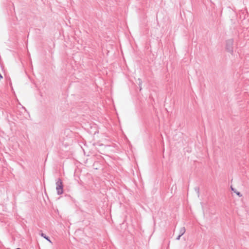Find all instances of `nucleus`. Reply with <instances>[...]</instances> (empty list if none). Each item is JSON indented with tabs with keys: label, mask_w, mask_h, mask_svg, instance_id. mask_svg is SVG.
<instances>
[{
	"label": "nucleus",
	"mask_w": 249,
	"mask_h": 249,
	"mask_svg": "<svg viewBox=\"0 0 249 249\" xmlns=\"http://www.w3.org/2000/svg\"><path fill=\"white\" fill-rule=\"evenodd\" d=\"M233 43L234 40L233 38L227 39L225 42V50L231 54L233 53Z\"/></svg>",
	"instance_id": "f257e3e1"
},
{
	"label": "nucleus",
	"mask_w": 249,
	"mask_h": 249,
	"mask_svg": "<svg viewBox=\"0 0 249 249\" xmlns=\"http://www.w3.org/2000/svg\"><path fill=\"white\" fill-rule=\"evenodd\" d=\"M56 190L57 194L60 195L63 193V184L61 179L59 178L56 182Z\"/></svg>",
	"instance_id": "f03ea898"
},
{
	"label": "nucleus",
	"mask_w": 249,
	"mask_h": 249,
	"mask_svg": "<svg viewBox=\"0 0 249 249\" xmlns=\"http://www.w3.org/2000/svg\"><path fill=\"white\" fill-rule=\"evenodd\" d=\"M231 189L232 191L234 192L238 196L241 197L242 196V194L238 191H237V190L232 187V186H231Z\"/></svg>",
	"instance_id": "7ed1b4c3"
},
{
	"label": "nucleus",
	"mask_w": 249,
	"mask_h": 249,
	"mask_svg": "<svg viewBox=\"0 0 249 249\" xmlns=\"http://www.w3.org/2000/svg\"><path fill=\"white\" fill-rule=\"evenodd\" d=\"M40 235H41V237H43L44 238L46 239L48 241H49V242L51 243V240L50 239V237L49 236H47L46 235V234L43 233H41Z\"/></svg>",
	"instance_id": "20e7f679"
},
{
	"label": "nucleus",
	"mask_w": 249,
	"mask_h": 249,
	"mask_svg": "<svg viewBox=\"0 0 249 249\" xmlns=\"http://www.w3.org/2000/svg\"><path fill=\"white\" fill-rule=\"evenodd\" d=\"M186 230L185 227H182L180 228L179 230V234L181 235H183L185 232Z\"/></svg>",
	"instance_id": "39448f33"
},
{
	"label": "nucleus",
	"mask_w": 249,
	"mask_h": 249,
	"mask_svg": "<svg viewBox=\"0 0 249 249\" xmlns=\"http://www.w3.org/2000/svg\"><path fill=\"white\" fill-rule=\"evenodd\" d=\"M138 80L139 81V83H138V84L139 86L140 90H141L142 89V80L140 78H138Z\"/></svg>",
	"instance_id": "423d86ee"
},
{
	"label": "nucleus",
	"mask_w": 249,
	"mask_h": 249,
	"mask_svg": "<svg viewBox=\"0 0 249 249\" xmlns=\"http://www.w3.org/2000/svg\"><path fill=\"white\" fill-rule=\"evenodd\" d=\"M195 191L197 193L198 196H199V188L198 187H196L195 188Z\"/></svg>",
	"instance_id": "0eeeda50"
},
{
	"label": "nucleus",
	"mask_w": 249,
	"mask_h": 249,
	"mask_svg": "<svg viewBox=\"0 0 249 249\" xmlns=\"http://www.w3.org/2000/svg\"><path fill=\"white\" fill-rule=\"evenodd\" d=\"M181 236H182V235H181L179 234V235H178V236L177 237L176 239H177V240H179L180 239V237H181Z\"/></svg>",
	"instance_id": "6e6552de"
},
{
	"label": "nucleus",
	"mask_w": 249,
	"mask_h": 249,
	"mask_svg": "<svg viewBox=\"0 0 249 249\" xmlns=\"http://www.w3.org/2000/svg\"><path fill=\"white\" fill-rule=\"evenodd\" d=\"M2 78H3V77H2V75L0 73V79H2Z\"/></svg>",
	"instance_id": "1a4fd4ad"
},
{
	"label": "nucleus",
	"mask_w": 249,
	"mask_h": 249,
	"mask_svg": "<svg viewBox=\"0 0 249 249\" xmlns=\"http://www.w3.org/2000/svg\"><path fill=\"white\" fill-rule=\"evenodd\" d=\"M20 249V248H17V249Z\"/></svg>",
	"instance_id": "9d476101"
}]
</instances>
